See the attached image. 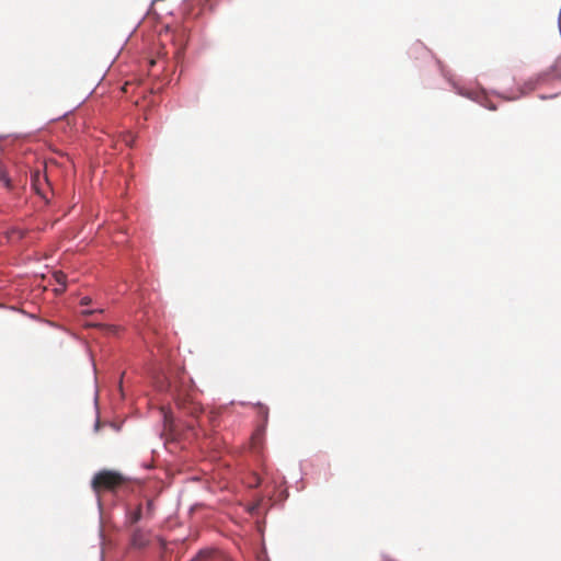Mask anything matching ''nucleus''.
Wrapping results in <instances>:
<instances>
[{
  "label": "nucleus",
  "mask_w": 561,
  "mask_h": 561,
  "mask_svg": "<svg viewBox=\"0 0 561 561\" xmlns=\"http://www.w3.org/2000/svg\"><path fill=\"white\" fill-rule=\"evenodd\" d=\"M171 387L174 389V400L178 409L187 416H191L194 421L186 424V428L197 436L196 427L206 435L204 425L198 421L199 415L203 413V407L195 399L196 389L193 380L184 371L180 373L176 380L171 382Z\"/></svg>",
  "instance_id": "f257e3e1"
},
{
  "label": "nucleus",
  "mask_w": 561,
  "mask_h": 561,
  "mask_svg": "<svg viewBox=\"0 0 561 561\" xmlns=\"http://www.w3.org/2000/svg\"><path fill=\"white\" fill-rule=\"evenodd\" d=\"M127 482V478L114 470H101L96 472L91 481V488L96 495L104 492H116Z\"/></svg>",
  "instance_id": "f03ea898"
},
{
  "label": "nucleus",
  "mask_w": 561,
  "mask_h": 561,
  "mask_svg": "<svg viewBox=\"0 0 561 561\" xmlns=\"http://www.w3.org/2000/svg\"><path fill=\"white\" fill-rule=\"evenodd\" d=\"M149 535L140 529H136L131 536V545L134 548L144 549L149 545Z\"/></svg>",
  "instance_id": "7ed1b4c3"
},
{
  "label": "nucleus",
  "mask_w": 561,
  "mask_h": 561,
  "mask_svg": "<svg viewBox=\"0 0 561 561\" xmlns=\"http://www.w3.org/2000/svg\"><path fill=\"white\" fill-rule=\"evenodd\" d=\"M32 186L36 191L37 194L43 195L42 185L44 182H47L46 175L42 174L39 171H35L32 173Z\"/></svg>",
  "instance_id": "20e7f679"
},
{
  "label": "nucleus",
  "mask_w": 561,
  "mask_h": 561,
  "mask_svg": "<svg viewBox=\"0 0 561 561\" xmlns=\"http://www.w3.org/2000/svg\"><path fill=\"white\" fill-rule=\"evenodd\" d=\"M216 558L215 550H202L192 561H216Z\"/></svg>",
  "instance_id": "39448f33"
},
{
  "label": "nucleus",
  "mask_w": 561,
  "mask_h": 561,
  "mask_svg": "<svg viewBox=\"0 0 561 561\" xmlns=\"http://www.w3.org/2000/svg\"><path fill=\"white\" fill-rule=\"evenodd\" d=\"M142 517V506L141 504H138L134 510L128 512L127 519L128 522L134 525L138 523Z\"/></svg>",
  "instance_id": "423d86ee"
},
{
  "label": "nucleus",
  "mask_w": 561,
  "mask_h": 561,
  "mask_svg": "<svg viewBox=\"0 0 561 561\" xmlns=\"http://www.w3.org/2000/svg\"><path fill=\"white\" fill-rule=\"evenodd\" d=\"M256 410H257V414L262 419L263 421V426L267 423V420H268V408L262 403H257L256 404Z\"/></svg>",
  "instance_id": "0eeeda50"
},
{
  "label": "nucleus",
  "mask_w": 561,
  "mask_h": 561,
  "mask_svg": "<svg viewBox=\"0 0 561 561\" xmlns=\"http://www.w3.org/2000/svg\"><path fill=\"white\" fill-rule=\"evenodd\" d=\"M54 276H55L56 282L65 287V285H66V275L62 272H56L54 274Z\"/></svg>",
  "instance_id": "6e6552de"
},
{
  "label": "nucleus",
  "mask_w": 561,
  "mask_h": 561,
  "mask_svg": "<svg viewBox=\"0 0 561 561\" xmlns=\"http://www.w3.org/2000/svg\"><path fill=\"white\" fill-rule=\"evenodd\" d=\"M554 76L561 79V56L557 59L553 66Z\"/></svg>",
  "instance_id": "1a4fd4ad"
},
{
  "label": "nucleus",
  "mask_w": 561,
  "mask_h": 561,
  "mask_svg": "<svg viewBox=\"0 0 561 561\" xmlns=\"http://www.w3.org/2000/svg\"><path fill=\"white\" fill-rule=\"evenodd\" d=\"M216 419H217V412L216 411H210L208 413V421H209L211 426H214V424L216 422Z\"/></svg>",
  "instance_id": "9d476101"
},
{
  "label": "nucleus",
  "mask_w": 561,
  "mask_h": 561,
  "mask_svg": "<svg viewBox=\"0 0 561 561\" xmlns=\"http://www.w3.org/2000/svg\"><path fill=\"white\" fill-rule=\"evenodd\" d=\"M153 512V502L152 500L147 501V515L150 516Z\"/></svg>",
  "instance_id": "9b49d317"
},
{
  "label": "nucleus",
  "mask_w": 561,
  "mask_h": 561,
  "mask_svg": "<svg viewBox=\"0 0 561 561\" xmlns=\"http://www.w3.org/2000/svg\"><path fill=\"white\" fill-rule=\"evenodd\" d=\"M91 302V299L89 297H83L80 301L82 306L89 305Z\"/></svg>",
  "instance_id": "f8f14e48"
},
{
  "label": "nucleus",
  "mask_w": 561,
  "mask_h": 561,
  "mask_svg": "<svg viewBox=\"0 0 561 561\" xmlns=\"http://www.w3.org/2000/svg\"><path fill=\"white\" fill-rule=\"evenodd\" d=\"M485 106H486L489 110H491V111H495V110H496V107H495L492 103H488V104H485Z\"/></svg>",
  "instance_id": "ddd939ff"
},
{
  "label": "nucleus",
  "mask_w": 561,
  "mask_h": 561,
  "mask_svg": "<svg viewBox=\"0 0 561 561\" xmlns=\"http://www.w3.org/2000/svg\"><path fill=\"white\" fill-rule=\"evenodd\" d=\"M94 312H96V310H84V311H82L83 314H92Z\"/></svg>",
  "instance_id": "4468645a"
},
{
  "label": "nucleus",
  "mask_w": 561,
  "mask_h": 561,
  "mask_svg": "<svg viewBox=\"0 0 561 561\" xmlns=\"http://www.w3.org/2000/svg\"><path fill=\"white\" fill-rule=\"evenodd\" d=\"M100 427V422L98 421L95 424V428L98 430Z\"/></svg>",
  "instance_id": "2eb2a0df"
}]
</instances>
